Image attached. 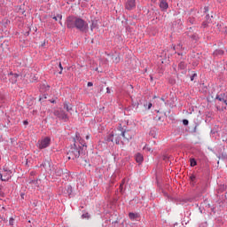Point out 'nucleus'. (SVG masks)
<instances>
[{"label": "nucleus", "mask_w": 227, "mask_h": 227, "mask_svg": "<svg viewBox=\"0 0 227 227\" xmlns=\"http://www.w3.org/2000/svg\"><path fill=\"white\" fill-rule=\"evenodd\" d=\"M121 140V134L112 133L108 137V141H112V143H116V145H120Z\"/></svg>", "instance_id": "39448f33"}, {"label": "nucleus", "mask_w": 227, "mask_h": 227, "mask_svg": "<svg viewBox=\"0 0 227 227\" xmlns=\"http://www.w3.org/2000/svg\"><path fill=\"white\" fill-rule=\"evenodd\" d=\"M135 159L138 164H141V162H143V160H144L143 154L137 153L135 156Z\"/></svg>", "instance_id": "1a4fd4ad"}, {"label": "nucleus", "mask_w": 227, "mask_h": 227, "mask_svg": "<svg viewBox=\"0 0 227 227\" xmlns=\"http://www.w3.org/2000/svg\"><path fill=\"white\" fill-rule=\"evenodd\" d=\"M3 176H4V175L0 173V178H1L2 182H7V180H8L9 177H5V178H4V177H3Z\"/></svg>", "instance_id": "6ab92c4d"}, {"label": "nucleus", "mask_w": 227, "mask_h": 227, "mask_svg": "<svg viewBox=\"0 0 227 227\" xmlns=\"http://www.w3.org/2000/svg\"><path fill=\"white\" fill-rule=\"evenodd\" d=\"M54 116H57L59 120H62L63 121H68V114L65 113V110L62 108H58L57 110H54L53 112Z\"/></svg>", "instance_id": "7ed1b4c3"}, {"label": "nucleus", "mask_w": 227, "mask_h": 227, "mask_svg": "<svg viewBox=\"0 0 227 227\" xmlns=\"http://www.w3.org/2000/svg\"><path fill=\"white\" fill-rule=\"evenodd\" d=\"M144 150H145L146 152H151L152 149H150L149 147L145 146Z\"/></svg>", "instance_id": "bb28decb"}, {"label": "nucleus", "mask_w": 227, "mask_h": 227, "mask_svg": "<svg viewBox=\"0 0 227 227\" xmlns=\"http://www.w3.org/2000/svg\"><path fill=\"white\" fill-rule=\"evenodd\" d=\"M56 175L58 176H61V175H63V170L62 169L56 170Z\"/></svg>", "instance_id": "f3484780"}, {"label": "nucleus", "mask_w": 227, "mask_h": 227, "mask_svg": "<svg viewBox=\"0 0 227 227\" xmlns=\"http://www.w3.org/2000/svg\"><path fill=\"white\" fill-rule=\"evenodd\" d=\"M67 26L69 29H79L80 31H86L88 29V23L81 18L70 16L67 18Z\"/></svg>", "instance_id": "f257e3e1"}, {"label": "nucleus", "mask_w": 227, "mask_h": 227, "mask_svg": "<svg viewBox=\"0 0 227 227\" xmlns=\"http://www.w3.org/2000/svg\"><path fill=\"white\" fill-rule=\"evenodd\" d=\"M190 179L192 180V182H194V180H196V176L194 175L191 176Z\"/></svg>", "instance_id": "b1692460"}, {"label": "nucleus", "mask_w": 227, "mask_h": 227, "mask_svg": "<svg viewBox=\"0 0 227 227\" xmlns=\"http://www.w3.org/2000/svg\"><path fill=\"white\" fill-rule=\"evenodd\" d=\"M51 145V138L46 137L38 140L36 146L39 147L40 150H43V148H48Z\"/></svg>", "instance_id": "20e7f679"}, {"label": "nucleus", "mask_w": 227, "mask_h": 227, "mask_svg": "<svg viewBox=\"0 0 227 227\" xmlns=\"http://www.w3.org/2000/svg\"><path fill=\"white\" fill-rule=\"evenodd\" d=\"M64 109H66V111L67 113H70V111H72V106L70 105H68V103L65 102L64 103Z\"/></svg>", "instance_id": "9b49d317"}, {"label": "nucleus", "mask_w": 227, "mask_h": 227, "mask_svg": "<svg viewBox=\"0 0 227 227\" xmlns=\"http://www.w3.org/2000/svg\"><path fill=\"white\" fill-rule=\"evenodd\" d=\"M86 139H90V135H87V136H86Z\"/></svg>", "instance_id": "e433bc0d"}, {"label": "nucleus", "mask_w": 227, "mask_h": 227, "mask_svg": "<svg viewBox=\"0 0 227 227\" xmlns=\"http://www.w3.org/2000/svg\"><path fill=\"white\" fill-rule=\"evenodd\" d=\"M174 51H175V46L173 47Z\"/></svg>", "instance_id": "c03bdc74"}, {"label": "nucleus", "mask_w": 227, "mask_h": 227, "mask_svg": "<svg viewBox=\"0 0 227 227\" xmlns=\"http://www.w3.org/2000/svg\"><path fill=\"white\" fill-rule=\"evenodd\" d=\"M184 125H189V121L188 120H183Z\"/></svg>", "instance_id": "393cba45"}, {"label": "nucleus", "mask_w": 227, "mask_h": 227, "mask_svg": "<svg viewBox=\"0 0 227 227\" xmlns=\"http://www.w3.org/2000/svg\"><path fill=\"white\" fill-rule=\"evenodd\" d=\"M42 166H43L44 169H50L51 170V166H50L49 161H46V162L43 163Z\"/></svg>", "instance_id": "4468645a"}, {"label": "nucleus", "mask_w": 227, "mask_h": 227, "mask_svg": "<svg viewBox=\"0 0 227 227\" xmlns=\"http://www.w3.org/2000/svg\"><path fill=\"white\" fill-rule=\"evenodd\" d=\"M10 75H12V77L15 78L14 82H17V77H19V74L11 73Z\"/></svg>", "instance_id": "a211bd4d"}, {"label": "nucleus", "mask_w": 227, "mask_h": 227, "mask_svg": "<svg viewBox=\"0 0 227 227\" xmlns=\"http://www.w3.org/2000/svg\"><path fill=\"white\" fill-rule=\"evenodd\" d=\"M179 67H180V68H184V67H185V66L184 65V63H183V62H181V63L179 64Z\"/></svg>", "instance_id": "a878e982"}, {"label": "nucleus", "mask_w": 227, "mask_h": 227, "mask_svg": "<svg viewBox=\"0 0 227 227\" xmlns=\"http://www.w3.org/2000/svg\"><path fill=\"white\" fill-rule=\"evenodd\" d=\"M115 60H116L117 62H119V61H120V59H118V57H116V58H115Z\"/></svg>", "instance_id": "473e14b6"}, {"label": "nucleus", "mask_w": 227, "mask_h": 227, "mask_svg": "<svg viewBox=\"0 0 227 227\" xmlns=\"http://www.w3.org/2000/svg\"><path fill=\"white\" fill-rule=\"evenodd\" d=\"M190 162H191L192 168H194V166H196V164H197L196 160H194V159H191Z\"/></svg>", "instance_id": "2eb2a0df"}, {"label": "nucleus", "mask_w": 227, "mask_h": 227, "mask_svg": "<svg viewBox=\"0 0 227 227\" xmlns=\"http://www.w3.org/2000/svg\"><path fill=\"white\" fill-rule=\"evenodd\" d=\"M215 54H219L220 56H223V54H224V51H223V50H218L216 51H215Z\"/></svg>", "instance_id": "dca6fc26"}, {"label": "nucleus", "mask_w": 227, "mask_h": 227, "mask_svg": "<svg viewBox=\"0 0 227 227\" xmlns=\"http://www.w3.org/2000/svg\"><path fill=\"white\" fill-rule=\"evenodd\" d=\"M160 8L161 12H166V10L169 8V5L168 4V2L166 0H160Z\"/></svg>", "instance_id": "0eeeda50"}, {"label": "nucleus", "mask_w": 227, "mask_h": 227, "mask_svg": "<svg viewBox=\"0 0 227 227\" xmlns=\"http://www.w3.org/2000/svg\"><path fill=\"white\" fill-rule=\"evenodd\" d=\"M13 223H15V219L10 218L9 224H11V226H13Z\"/></svg>", "instance_id": "5701e85b"}, {"label": "nucleus", "mask_w": 227, "mask_h": 227, "mask_svg": "<svg viewBox=\"0 0 227 227\" xmlns=\"http://www.w3.org/2000/svg\"><path fill=\"white\" fill-rule=\"evenodd\" d=\"M152 3H157V0H151Z\"/></svg>", "instance_id": "f704fd0d"}, {"label": "nucleus", "mask_w": 227, "mask_h": 227, "mask_svg": "<svg viewBox=\"0 0 227 227\" xmlns=\"http://www.w3.org/2000/svg\"><path fill=\"white\" fill-rule=\"evenodd\" d=\"M24 125H27V121H24Z\"/></svg>", "instance_id": "72a5a7b5"}, {"label": "nucleus", "mask_w": 227, "mask_h": 227, "mask_svg": "<svg viewBox=\"0 0 227 227\" xmlns=\"http://www.w3.org/2000/svg\"><path fill=\"white\" fill-rule=\"evenodd\" d=\"M121 136L124 137V139H127V141H129V139H132V136L129 135V131L121 132Z\"/></svg>", "instance_id": "6e6552de"}, {"label": "nucleus", "mask_w": 227, "mask_h": 227, "mask_svg": "<svg viewBox=\"0 0 227 227\" xmlns=\"http://www.w3.org/2000/svg\"><path fill=\"white\" fill-rule=\"evenodd\" d=\"M129 217L131 221H134L135 219H137V214L129 213Z\"/></svg>", "instance_id": "f8f14e48"}, {"label": "nucleus", "mask_w": 227, "mask_h": 227, "mask_svg": "<svg viewBox=\"0 0 227 227\" xmlns=\"http://www.w3.org/2000/svg\"><path fill=\"white\" fill-rule=\"evenodd\" d=\"M162 102H164V98H161Z\"/></svg>", "instance_id": "ea45409f"}, {"label": "nucleus", "mask_w": 227, "mask_h": 227, "mask_svg": "<svg viewBox=\"0 0 227 227\" xmlns=\"http://www.w3.org/2000/svg\"><path fill=\"white\" fill-rule=\"evenodd\" d=\"M80 156L81 147H77V145L74 144L67 152V159H69V160H74V159H79Z\"/></svg>", "instance_id": "f03ea898"}, {"label": "nucleus", "mask_w": 227, "mask_h": 227, "mask_svg": "<svg viewBox=\"0 0 227 227\" xmlns=\"http://www.w3.org/2000/svg\"><path fill=\"white\" fill-rule=\"evenodd\" d=\"M76 141H79V136L76 135Z\"/></svg>", "instance_id": "c9c22d12"}, {"label": "nucleus", "mask_w": 227, "mask_h": 227, "mask_svg": "<svg viewBox=\"0 0 227 227\" xmlns=\"http://www.w3.org/2000/svg\"><path fill=\"white\" fill-rule=\"evenodd\" d=\"M82 146H85V145H84V144H82Z\"/></svg>", "instance_id": "79ce46f5"}, {"label": "nucleus", "mask_w": 227, "mask_h": 227, "mask_svg": "<svg viewBox=\"0 0 227 227\" xmlns=\"http://www.w3.org/2000/svg\"><path fill=\"white\" fill-rule=\"evenodd\" d=\"M216 98H217V100H219L220 102H224V104H226V106H227V101L224 100V98H219V97H216Z\"/></svg>", "instance_id": "aec40b11"}, {"label": "nucleus", "mask_w": 227, "mask_h": 227, "mask_svg": "<svg viewBox=\"0 0 227 227\" xmlns=\"http://www.w3.org/2000/svg\"><path fill=\"white\" fill-rule=\"evenodd\" d=\"M153 98H157V96H154Z\"/></svg>", "instance_id": "a19ab883"}, {"label": "nucleus", "mask_w": 227, "mask_h": 227, "mask_svg": "<svg viewBox=\"0 0 227 227\" xmlns=\"http://www.w3.org/2000/svg\"><path fill=\"white\" fill-rule=\"evenodd\" d=\"M3 175L4 178H8V180H10V178H12V170H4Z\"/></svg>", "instance_id": "9d476101"}, {"label": "nucleus", "mask_w": 227, "mask_h": 227, "mask_svg": "<svg viewBox=\"0 0 227 227\" xmlns=\"http://www.w3.org/2000/svg\"><path fill=\"white\" fill-rule=\"evenodd\" d=\"M152 106H153L152 103H149L148 104V109H152Z\"/></svg>", "instance_id": "c756f323"}, {"label": "nucleus", "mask_w": 227, "mask_h": 227, "mask_svg": "<svg viewBox=\"0 0 227 227\" xmlns=\"http://www.w3.org/2000/svg\"><path fill=\"white\" fill-rule=\"evenodd\" d=\"M193 40H198V36L197 35H192Z\"/></svg>", "instance_id": "7c9ffc66"}, {"label": "nucleus", "mask_w": 227, "mask_h": 227, "mask_svg": "<svg viewBox=\"0 0 227 227\" xmlns=\"http://www.w3.org/2000/svg\"><path fill=\"white\" fill-rule=\"evenodd\" d=\"M52 104H54V101H51Z\"/></svg>", "instance_id": "37998d69"}, {"label": "nucleus", "mask_w": 227, "mask_h": 227, "mask_svg": "<svg viewBox=\"0 0 227 227\" xmlns=\"http://www.w3.org/2000/svg\"><path fill=\"white\" fill-rule=\"evenodd\" d=\"M87 86H89V87H91V86H93V82H88V84H87Z\"/></svg>", "instance_id": "c85d7f7f"}, {"label": "nucleus", "mask_w": 227, "mask_h": 227, "mask_svg": "<svg viewBox=\"0 0 227 227\" xmlns=\"http://www.w3.org/2000/svg\"><path fill=\"white\" fill-rule=\"evenodd\" d=\"M134 8H136V0H128L126 3V9L134 10Z\"/></svg>", "instance_id": "423d86ee"}, {"label": "nucleus", "mask_w": 227, "mask_h": 227, "mask_svg": "<svg viewBox=\"0 0 227 227\" xmlns=\"http://www.w3.org/2000/svg\"><path fill=\"white\" fill-rule=\"evenodd\" d=\"M196 74H193L192 76L191 77V81H194V78L196 77Z\"/></svg>", "instance_id": "cd10ccee"}, {"label": "nucleus", "mask_w": 227, "mask_h": 227, "mask_svg": "<svg viewBox=\"0 0 227 227\" xmlns=\"http://www.w3.org/2000/svg\"><path fill=\"white\" fill-rule=\"evenodd\" d=\"M59 24H60V26H63V23L61 21H59Z\"/></svg>", "instance_id": "4c0bfd02"}, {"label": "nucleus", "mask_w": 227, "mask_h": 227, "mask_svg": "<svg viewBox=\"0 0 227 227\" xmlns=\"http://www.w3.org/2000/svg\"><path fill=\"white\" fill-rule=\"evenodd\" d=\"M107 93H110V91H109V88H107Z\"/></svg>", "instance_id": "58836bf2"}, {"label": "nucleus", "mask_w": 227, "mask_h": 227, "mask_svg": "<svg viewBox=\"0 0 227 227\" xmlns=\"http://www.w3.org/2000/svg\"><path fill=\"white\" fill-rule=\"evenodd\" d=\"M82 217H83V219H90V214L85 213L82 215Z\"/></svg>", "instance_id": "412c9836"}, {"label": "nucleus", "mask_w": 227, "mask_h": 227, "mask_svg": "<svg viewBox=\"0 0 227 227\" xmlns=\"http://www.w3.org/2000/svg\"><path fill=\"white\" fill-rule=\"evenodd\" d=\"M59 68H60V71H59V74H63V66L61 65V62H59Z\"/></svg>", "instance_id": "4be33fe9"}, {"label": "nucleus", "mask_w": 227, "mask_h": 227, "mask_svg": "<svg viewBox=\"0 0 227 227\" xmlns=\"http://www.w3.org/2000/svg\"><path fill=\"white\" fill-rule=\"evenodd\" d=\"M53 20H61L63 19V16L61 14H58L57 16L52 17Z\"/></svg>", "instance_id": "ddd939ff"}, {"label": "nucleus", "mask_w": 227, "mask_h": 227, "mask_svg": "<svg viewBox=\"0 0 227 227\" xmlns=\"http://www.w3.org/2000/svg\"><path fill=\"white\" fill-rule=\"evenodd\" d=\"M205 12H208V7L204 8Z\"/></svg>", "instance_id": "2f4dec72"}]
</instances>
